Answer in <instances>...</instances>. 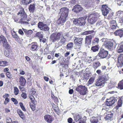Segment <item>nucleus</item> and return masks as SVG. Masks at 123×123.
I'll return each instance as SVG.
<instances>
[{
	"label": "nucleus",
	"mask_w": 123,
	"mask_h": 123,
	"mask_svg": "<svg viewBox=\"0 0 123 123\" xmlns=\"http://www.w3.org/2000/svg\"><path fill=\"white\" fill-rule=\"evenodd\" d=\"M74 38V42L75 46L77 48L80 49L82 45L83 39L81 37H75Z\"/></svg>",
	"instance_id": "4"
},
{
	"label": "nucleus",
	"mask_w": 123,
	"mask_h": 123,
	"mask_svg": "<svg viewBox=\"0 0 123 123\" xmlns=\"http://www.w3.org/2000/svg\"><path fill=\"white\" fill-rule=\"evenodd\" d=\"M93 37L94 35L92 34L86 36L85 39V43L87 44H90L91 42V40Z\"/></svg>",
	"instance_id": "15"
},
{
	"label": "nucleus",
	"mask_w": 123,
	"mask_h": 123,
	"mask_svg": "<svg viewBox=\"0 0 123 123\" xmlns=\"http://www.w3.org/2000/svg\"><path fill=\"white\" fill-rule=\"evenodd\" d=\"M18 15L20 14V15H25L26 13L24 11V9H22L18 13Z\"/></svg>",
	"instance_id": "43"
},
{
	"label": "nucleus",
	"mask_w": 123,
	"mask_h": 123,
	"mask_svg": "<svg viewBox=\"0 0 123 123\" xmlns=\"http://www.w3.org/2000/svg\"><path fill=\"white\" fill-rule=\"evenodd\" d=\"M99 39L98 38L96 37L94 38L92 41V45H96L98 44L99 42Z\"/></svg>",
	"instance_id": "30"
},
{
	"label": "nucleus",
	"mask_w": 123,
	"mask_h": 123,
	"mask_svg": "<svg viewBox=\"0 0 123 123\" xmlns=\"http://www.w3.org/2000/svg\"><path fill=\"white\" fill-rule=\"evenodd\" d=\"M107 80V77L106 75L99 76L96 80L95 85L98 86H104Z\"/></svg>",
	"instance_id": "1"
},
{
	"label": "nucleus",
	"mask_w": 123,
	"mask_h": 123,
	"mask_svg": "<svg viewBox=\"0 0 123 123\" xmlns=\"http://www.w3.org/2000/svg\"><path fill=\"white\" fill-rule=\"evenodd\" d=\"M117 51L118 53L123 52V44L120 45L119 48L117 50Z\"/></svg>",
	"instance_id": "42"
},
{
	"label": "nucleus",
	"mask_w": 123,
	"mask_h": 123,
	"mask_svg": "<svg viewBox=\"0 0 123 123\" xmlns=\"http://www.w3.org/2000/svg\"><path fill=\"white\" fill-rule=\"evenodd\" d=\"M31 0H21V3L23 5H27L31 2Z\"/></svg>",
	"instance_id": "35"
},
{
	"label": "nucleus",
	"mask_w": 123,
	"mask_h": 123,
	"mask_svg": "<svg viewBox=\"0 0 123 123\" xmlns=\"http://www.w3.org/2000/svg\"><path fill=\"white\" fill-rule=\"evenodd\" d=\"M113 43L110 41H107L105 44V46L107 49H111L113 48Z\"/></svg>",
	"instance_id": "22"
},
{
	"label": "nucleus",
	"mask_w": 123,
	"mask_h": 123,
	"mask_svg": "<svg viewBox=\"0 0 123 123\" xmlns=\"http://www.w3.org/2000/svg\"><path fill=\"white\" fill-rule=\"evenodd\" d=\"M117 88L120 90L123 89V80L119 82Z\"/></svg>",
	"instance_id": "32"
},
{
	"label": "nucleus",
	"mask_w": 123,
	"mask_h": 123,
	"mask_svg": "<svg viewBox=\"0 0 123 123\" xmlns=\"http://www.w3.org/2000/svg\"><path fill=\"white\" fill-rule=\"evenodd\" d=\"M110 9L106 5H103L102 8V12L103 15H106L109 12Z\"/></svg>",
	"instance_id": "11"
},
{
	"label": "nucleus",
	"mask_w": 123,
	"mask_h": 123,
	"mask_svg": "<svg viewBox=\"0 0 123 123\" xmlns=\"http://www.w3.org/2000/svg\"><path fill=\"white\" fill-rule=\"evenodd\" d=\"M123 102V96L120 97L118 101L117 105L116 106V108L117 110L119 108L122 106Z\"/></svg>",
	"instance_id": "19"
},
{
	"label": "nucleus",
	"mask_w": 123,
	"mask_h": 123,
	"mask_svg": "<svg viewBox=\"0 0 123 123\" xmlns=\"http://www.w3.org/2000/svg\"><path fill=\"white\" fill-rule=\"evenodd\" d=\"M74 117L75 121H80L79 123H86V117L85 116L82 118L80 114H76L74 115Z\"/></svg>",
	"instance_id": "5"
},
{
	"label": "nucleus",
	"mask_w": 123,
	"mask_h": 123,
	"mask_svg": "<svg viewBox=\"0 0 123 123\" xmlns=\"http://www.w3.org/2000/svg\"><path fill=\"white\" fill-rule=\"evenodd\" d=\"M44 27L43 29V30L42 31H48L49 30V27L46 24L45 25H44Z\"/></svg>",
	"instance_id": "55"
},
{
	"label": "nucleus",
	"mask_w": 123,
	"mask_h": 123,
	"mask_svg": "<svg viewBox=\"0 0 123 123\" xmlns=\"http://www.w3.org/2000/svg\"><path fill=\"white\" fill-rule=\"evenodd\" d=\"M69 12V10L67 8L63 7L60 10L59 13L61 15H68Z\"/></svg>",
	"instance_id": "10"
},
{
	"label": "nucleus",
	"mask_w": 123,
	"mask_h": 123,
	"mask_svg": "<svg viewBox=\"0 0 123 123\" xmlns=\"http://www.w3.org/2000/svg\"><path fill=\"white\" fill-rule=\"evenodd\" d=\"M63 36V33L62 31L55 32L52 34L50 36V40L52 42L54 43L59 40L62 36Z\"/></svg>",
	"instance_id": "2"
},
{
	"label": "nucleus",
	"mask_w": 123,
	"mask_h": 123,
	"mask_svg": "<svg viewBox=\"0 0 123 123\" xmlns=\"http://www.w3.org/2000/svg\"><path fill=\"white\" fill-rule=\"evenodd\" d=\"M68 16H60L57 20L56 22L57 24L59 25H63L66 20Z\"/></svg>",
	"instance_id": "8"
},
{
	"label": "nucleus",
	"mask_w": 123,
	"mask_h": 123,
	"mask_svg": "<svg viewBox=\"0 0 123 123\" xmlns=\"http://www.w3.org/2000/svg\"><path fill=\"white\" fill-rule=\"evenodd\" d=\"M98 120H101V117L100 116L95 117H93L91 118V121L92 123H97L98 122Z\"/></svg>",
	"instance_id": "18"
},
{
	"label": "nucleus",
	"mask_w": 123,
	"mask_h": 123,
	"mask_svg": "<svg viewBox=\"0 0 123 123\" xmlns=\"http://www.w3.org/2000/svg\"><path fill=\"white\" fill-rule=\"evenodd\" d=\"M92 4V3L90 1H89L88 2H85V5H86V6L88 7H90Z\"/></svg>",
	"instance_id": "58"
},
{
	"label": "nucleus",
	"mask_w": 123,
	"mask_h": 123,
	"mask_svg": "<svg viewBox=\"0 0 123 123\" xmlns=\"http://www.w3.org/2000/svg\"><path fill=\"white\" fill-rule=\"evenodd\" d=\"M99 49V46L98 45H96L92 47L91 50L93 52H95L98 51Z\"/></svg>",
	"instance_id": "26"
},
{
	"label": "nucleus",
	"mask_w": 123,
	"mask_h": 123,
	"mask_svg": "<svg viewBox=\"0 0 123 123\" xmlns=\"http://www.w3.org/2000/svg\"><path fill=\"white\" fill-rule=\"evenodd\" d=\"M12 120L10 117H8L6 119V123H11L12 121Z\"/></svg>",
	"instance_id": "64"
},
{
	"label": "nucleus",
	"mask_w": 123,
	"mask_h": 123,
	"mask_svg": "<svg viewBox=\"0 0 123 123\" xmlns=\"http://www.w3.org/2000/svg\"><path fill=\"white\" fill-rule=\"evenodd\" d=\"M11 100L14 103V104L17 105L18 104V101L15 98H11Z\"/></svg>",
	"instance_id": "54"
},
{
	"label": "nucleus",
	"mask_w": 123,
	"mask_h": 123,
	"mask_svg": "<svg viewBox=\"0 0 123 123\" xmlns=\"http://www.w3.org/2000/svg\"><path fill=\"white\" fill-rule=\"evenodd\" d=\"M117 4L119 6L121 5L123 6V1H121L120 0H117Z\"/></svg>",
	"instance_id": "53"
},
{
	"label": "nucleus",
	"mask_w": 123,
	"mask_h": 123,
	"mask_svg": "<svg viewBox=\"0 0 123 123\" xmlns=\"http://www.w3.org/2000/svg\"><path fill=\"white\" fill-rule=\"evenodd\" d=\"M8 62L5 61H0V66L5 67L8 64Z\"/></svg>",
	"instance_id": "37"
},
{
	"label": "nucleus",
	"mask_w": 123,
	"mask_h": 123,
	"mask_svg": "<svg viewBox=\"0 0 123 123\" xmlns=\"http://www.w3.org/2000/svg\"><path fill=\"white\" fill-rule=\"evenodd\" d=\"M118 18L119 19V22L123 24V16L121 17H118Z\"/></svg>",
	"instance_id": "61"
},
{
	"label": "nucleus",
	"mask_w": 123,
	"mask_h": 123,
	"mask_svg": "<svg viewBox=\"0 0 123 123\" xmlns=\"http://www.w3.org/2000/svg\"><path fill=\"white\" fill-rule=\"evenodd\" d=\"M14 93L15 95H17L18 94L19 92V90L18 88L16 86H14Z\"/></svg>",
	"instance_id": "47"
},
{
	"label": "nucleus",
	"mask_w": 123,
	"mask_h": 123,
	"mask_svg": "<svg viewBox=\"0 0 123 123\" xmlns=\"http://www.w3.org/2000/svg\"><path fill=\"white\" fill-rule=\"evenodd\" d=\"M94 30L88 31H85L82 33L81 34L82 35H86L89 34H90L94 33Z\"/></svg>",
	"instance_id": "34"
},
{
	"label": "nucleus",
	"mask_w": 123,
	"mask_h": 123,
	"mask_svg": "<svg viewBox=\"0 0 123 123\" xmlns=\"http://www.w3.org/2000/svg\"><path fill=\"white\" fill-rule=\"evenodd\" d=\"M123 29L116 30L114 32V34L116 36H118L120 37L123 36Z\"/></svg>",
	"instance_id": "20"
},
{
	"label": "nucleus",
	"mask_w": 123,
	"mask_h": 123,
	"mask_svg": "<svg viewBox=\"0 0 123 123\" xmlns=\"http://www.w3.org/2000/svg\"><path fill=\"white\" fill-rule=\"evenodd\" d=\"M117 24L114 25H111V29L113 30L115 29L117 27Z\"/></svg>",
	"instance_id": "62"
},
{
	"label": "nucleus",
	"mask_w": 123,
	"mask_h": 123,
	"mask_svg": "<svg viewBox=\"0 0 123 123\" xmlns=\"http://www.w3.org/2000/svg\"><path fill=\"white\" fill-rule=\"evenodd\" d=\"M90 76V74L88 73H85L84 74L83 76L82 77L83 80L88 79Z\"/></svg>",
	"instance_id": "36"
},
{
	"label": "nucleus",
	"mask_w": 123,
	"mask_h": 123,
	"mask_svg": "<svg viewBox=\"0 0 123 123\" xmlns=\"http://www.w3.org/2000/svg\"><path fill=\"white\" fill-rule=\"evenodd\" d=\"M20 21L23 24L26 23H27L26 21V16H24L23 18L20 19Z\"/></svg>",
	"instance_id": "44"
},
{
	"label": "nucleus",
	"mask_w": 123,
	"mask_h": 123,
	"mask_svg": "<svg viewBox=\"0 0 123 123\" xmlns=\"http://www.w3.org/2000/svg\"><path fill=\"white\" fill-rule=\"evenodd\" d=\"M19 82L20 85L24 86L26 82V80L23 76H21L19 78Z\"/></svg>",
	"instance_id": "21"
},
{
	"label": "nucleus",
	"mask_w": 123,
	"mask_h": 123,
	"mask_svg": "<svg viewBox=\"0 0 123 123\" xmlns=\"http://www.w3.org/2000/svg\"><path fill=\"white\" fill-rule=\"evenodd\" d=\"M19 104L22 110L24 111H26V109L23 103L22 102H20L19 103Z\"/></svg>",
	"instance_id": "50"
},
{
	"label": "nucleus",
	"mask_w": 123,
	"mask_h": 123,
	"mask_svg": "<svg viewBox=\"0 0 123 123\" xmlns=\"http://www.w3.org/2000/svg\"><path fill=\"white\" fill-rule=\"evenodd\" d=\"M85 19L83 17L79 18L78 19H75L73 22L74 24L77 25L81 26L84 25L86 23Z\"/></svg>",
	"instance_id": "6"
},
{
	"label": "nucleus",
	"mask_w": 123,
	"mask_h": 123,
	"mask_svg": "<svg viewBox=\"0 0 123 123\" xmlns=\"http://www.w3.org/2000/svg\"><path fill=\"white\" fill-rule=\"evenodd\" d=\"M12 36L16 40H18L19 38V37L15 33H13L12 34Z\"/></svg>",
	"instance_id": "52"
},
{
	"label": "nucleus",
	"mask_w": 123,
	"mask_h": 123,
	"mask_svg": "<svg viewBox=\"0 0 123 123\" xmlns=\"http://www.w3.org/2000/svg\"><path fill=\"white\" fill-rule=\"evenodd\" d=\"M95 80V78L93 77H91L89 79L88 83L89 84H92L94 82Z\"/></svg>",
	"instance_id": "46"
},
{
	"label": "nucleus",
	"mask_w": 123,
	"mask_h": 123,
	"mask_svg": "<svg viewBox=\"0 0 123 123\" xmlns=\"http://www.w3.org/2000/svg\"><path fill=\"white\" fill-rule=\"evenodd\" d=\"M35 7L34 4H31L29 8V10L30 12H32L35 9Z\"/></svg>",
	"instance_id": "41"
},
{
	"label": "nucleus",
	"mask_w": 123,
	"mask_h": 123,
	"mask_svg": "<svg viewBox=\"0 0 123 123\" xmlns=\"http://www.w3.org/2000/svg\"><path fill=\"white\" fill-rule=\"evenodd\" d=\"M108 55V52L107 51L102 48H101L97 55L95 56L96 58L94 59H97L98 56L100 57L101 59H104L106 58Z\"/></svg>",
	"instance_id": "3"
},
{
	"label": "nucleus",
	"mask_w": 123,
	"mask_h": 123,
	"mask_svg": "<svg viewBox=\"0 0 123 123\" xmlns=\"http://www.w3.org/2000/svg\"><path fill=\"white\" fill-rule=\"evenodd\" d=\"M29 97L30 99L31 103L33 104H37V102L34 96L30 94L29 95Z\"/></svg>",
	"instance_id": "23"
},
{
	"label": "nucleus",
	"mask_w": 123,
	"mask_h": 123,
	"mask_svg": "<svg viewBox=\"0 0 123 123\" xmlns=\"http://www.w3.org/2000/svg\"><path fill=\"white\" fill-rule=\"evenodd\" d=\"M110 23L111 25H116L117 24L116 21L115 20H112L110 21Z\"/></svg>",
	"instance_id": "63"
},
{
	"label": "nucleus",
	"mask_w": 123,
	"mask_h": 123,
	"mask_svg": "<svg viewBox=\"0 0 123 123\" xmlns=\"http://www.w3.org/2000/svg\"><path fill=\"white\" fill-rule=\"evenodd\" d=\"M1 42L3 44V46L6 49H10V46L9 45L5 37L2 35H1V37L0 38V42Z\"/></svg>",
	"instance_id": "7"
},
{
	"label": "nucleus",
	"mask_w": 123,
	"mask_h": 123,
	"mask_svg": "<svg viewBox=\"0 0 123 123\" xmlns=\"http://www.w3.org/2000/svg\"><path fill=\"white\" fill-rule=\"evenodd\" d=\"M117 101V99L115 98L107 99V100L106 102V105L108 106H111L114 104Z\"/></svg>",
	"instance_id": "12"
},
{
	"label": "nucleus",
	"mask_w": 123,
	"mask_h": 123,
	"mask_svg": "<svg viewBox=\"0 0 123 123\" xmlns=\"http://www.w3.org/2000/svg\"><path fill=\"white\" fill-rule=\"evenodd\" d=\"M10 101V99L8 98H5V100L4 102V104L6 105Z\"/></svg>",
	"instance_id": "57"
},
{
	"label": "nucleus",
	"mask_w": 123,
	"mask_h": 123,
	"mask_svg": "<svg viewBox=\"0 0 123 123\" xmlns=\"http://www.w3.org/2000/svg\"><path fill=\"white\" fill-rule=\"evenodd\" d=\"M54 105H55V106H54L53 108L54 111L58 115H59L60 111L58 107V106L55 105L54 104Z\"/></svg>",
	"instance_id": "33"
},
{
	"label": "nucleus",
	"mask_w": 123,
	"mask_h": 123,
	"mask_svg": "<svg viewBox=\"0 0 123 123\" xmlns=\"http://www.w3.org/2000/svg\"><path fill=\"white\" fill-rule=\"evenodd\" d=\"M103 23L102 22V21H99L97 23L96 25L97 26H103L104 25Z\"/></svg>",
	"instance_id": "49"
},
{
	"label": "nucleus",
	"mask_w": 123,
	"mask_h": 123,
	"mask_svg": "<svg viewBox=\"0 0 123 123\" xmlns=\"http://www.w3.org/2000/svg\"><path fill=\"white\" fill-rule=\"evenodd\" d=\"M83 88L85 89V90H82V91L81 92H80V95H84L86 94V92L87 91V88L85 86H84Z\"/></svg>",
	"instance_id": "40"
},
{
	"label": "nucleus",
	"mask_w": 123,
	"mask_h": 123,
	"mask_svg": "<svg viewBox=\"0 0 123 123\" xmlns=\"http://www.w3.org/2000/svg\"><path fill=\"white\" fill-rule=\"evenodd\" d=\"M36 104H32L31 103H30L29 104V105L31 109L33 111H34L36 109L35 105Z\"/></svg>",
	"instance_id": "45"
},
{
	"label": "nucleus",
	"mask_w": 123,
	"mask_h": 123,
	"mask_svg": "<svg viewBox=\"0 0 123 123\" xmlns=\"http://www.w3.org/2000/svg\"><path fill=\"white\" fill-rule=\"evenodd\" d=\"M17 111L18 113L21 118L23 119H25V116L21 110L18 109L17 110Z\"/></svg>",
	"instance_id": "24"
},
{
	"label": "nucleus",
	"mask_w": 123,
	"mask_h": 123,
	"mask_svg": "<svg viewBox=\"0 0 123 123\" xmlns=\"http://www.w3.org/2000/svg\"><path fill=\"white\" fill-rule=\"evenodd\" d=\"M117 15H123V11H118L117 12Z\"/></svg>",
	"instance_id": "60"
},
{
	"label": "nucleus",
	"mask_w": 123,
	"mask_h": 123,
	"mask_svg": "<svg viewBox=\"0 0 123 123\" xmlns=\"http://www.w3.org/2000/svg\"><path fill=\"white\" fill-rule=\"evenodd\" d=\"M82 9L83 8L80 5H77L74 6L72 11L74 12H78L82 10Z\"/></svg>",
	"instance_id": "17"
},
{
	"label": "nucleus",
	"mask_w": 123,
	"mask_h": 123,
	"mask_svg": "<svg viewBox=\"0 0 123 123\" xmlns=\"http://www.w3.org/2000/svg\"><path fill=\"white\" fill-rule=\"evenodd\" d=\"M84 86L81 85L78 86L76 88V90L80 94V92L82 91V90H85V89L83 88Z\"/></svg>",
	"instance_id": "29"
},
{
	"label": "nucleus",
	"mask_w": 123,
	"mask_h": 123,
	"mask_svg": "<svg viewBox=\"0 0 123 123\" xmlns=\"http://www.w3.org/2000/svg\"><path fill=\"white\" fill-rule=\"evenodd\" d=\"M70 3L71 4H76L78 3V0H71Z\"/></svg>",
	"instance_id": "59"
},
{
	"label": "nucleus",
	"mask_w": 123,
	"mask_h": 123,
	"mask_svg": "<svg viewBox=\"0 0 123 123\" xmlns=\"http://www.w3.org/2000/svg\"><path fill=\"white\" fill-rule=\"evenodd\" d=\"M44 119L46 122L49 123H51L53 121V117L49 115H46L44 116Z\"/></svg>",
	"instance_id": "16"
},
{
	"label": "nucleus",
	"mask_w": 123,
	"mask_h": 123,
	"mask_svg": "<svg viewBox=\"0 0 123 123\" xmlns=\"http://www.w3.org/2000/svg\"><path fill=\"white\" fill-rule=\"evenodd\" d=\"M74 45L73 43L72 42H69L67 45L66 48L67 50H71L73 47Z\"/></svg>",
	"instance_id": "31"
},
{
	"label": "nucleus",
	"mask_w": 123,
	"mask_h": 123,
	"mask_svg": "<svg viewBox=\"0 0 123 123\" xmlns=\"http://www.w3.org/2000/svg\"><path fill=\"white\" fill-rule=\"evenodd\" d=\"M6 75L8 78L11 79L12 78V74L9 72H7L6 74Z\"/></svg>",
	"instance_id": "51"
},
{
	"label": "nucleus",
	"mask_w": 123,
	"mask_h": 123,
	"mask_svg": "<svg viewBox=\"0 0 123 123\" xmlns=\"http://www.w3.org/2000/svg\"><path fill=\"white\" fill-rule=\"evenodd\" d=\"M35 36L37 37H38L39 38H43V35L40 32H38L37 33L35 34Z\"/></svg>",
	"instance_id": "48"
},
{
	"label": "nucleus",
	"mask_w": 123,
	"mask_h": 123,
	"mask_svg": "<svg viewBox=\"0 0 123 123\" xmlns=\"http://www.w3.org/2000/svg\"><path fill=\"white\" fill-rule=\"evenodd\" d=\"M46 24H44L42 22H39L38 24V27L40 28L41 30H43V29L44 28V25H45Z\"/></svg>",
	"instance_id": "27"
},
{
	"label": "nucleus",
	"mask_w": 123,
	"mask_h": 123,
	"mask_svg": "<svg viewBox=\"0 0 123 123\" xmlns=\"http://www.w3.org/2000/svg\"><path fill=\"white\" fill-rule=\"evenodd\" d=\"M98 18L96 17H91V16H88L87 20L88 23L91 24H93L97 20Z\"/></svg>",
	"instance_id": "14"
},
{
	"label": "nucleus",
	"mask_w": 123,
	"mask_h": 123,
	"mask_svg": "<svg viewBox=\"0 0 123 123\" xmlns=\"http://www.w3.org/2000/svg\"><path fill=\"white\" fill-rule=\"evenodd\" d=\"M30 50L32 51H37L38 49L39 46L37 42H34L32 43L31 44Z\"/></svg>",
	"instance_id": "13"
},
{
	"label": "nucleus",
	"mask_w": 123,
	"mask_h": 123,
	"mask_svg": "<svg viewBox=\"0 0 123 123\" xmlns=\"http://www.w3.org/2000/svg\"><path fill=\"white\" fill-rule=\"evenodd\" d=\"M21 97L24 99H25L27 97V94L26 93L23 92L21 95Z\"/></svg>",
	"instance_id": "56"
},
{
	"label": "nucleus",
	"mask_w": 123,
	"mask_h": 123,
	"mask_svg": "<svg viewBox=\"0 0 123 123\" xmlns=\"http://www.w3.org/2000/svg\"><path fill=\"white\" fill-rule=\"evenodd\" d=\"M113 115V114L112 113L108 114L105 117V118L106 120L110 119L112 118Z\"/></svg>",
	"instance_id": "38"
},
{
	"label": "nucleus",
	"mask_w": 123,
	"mask_h": 123,
	"mask_svg": "<svg viewBox=\"0 0 123 123\" xmlns=\"http://www.w3.org/2000/svg\"><path fill=\"white\" fill-rule=\"evenodd\" d=\"M101 64L99 61L95 62L93 64V67L94 69H96L101 66Z\"/></svg>",
	"instance_id": "25"
},
{
	"label": "nucleus",
	"mask_w": 123,
	"mask_h": 123,
	"mask_svg": "<svg viewBox=\"0 0 123 123\" xmlns=\"http://www.w3.org/2000/svg\"><path fill=\"white\" fill-rule=\"evenodd\" d=\"M117 65L118 68L121 67L123 66V53L119 55Z\"/></svg>",
	"instance_id": "9"
},
{
	"label": "nucleus",
	"mask_w": 123,
	"mask_h": 123,
	"mask_svg": "<svg viewBox=\"0 0 123 123\" xmlns=\"http://www.w3.org/2000/svg\"><path fill=\"white\" fill-rule=\"evenodd\" d=\"M62 36V38H61V39L59 43H60L63 44L65 43L66 42V39L63 36Z\"/></svg>",
	"instance_id": "39"
},
{
	"label": "nucleus",
	"mask_w": 123,
	"mask_h": 123,
	"mask_svg": "<svg viewBox=\"0 0 123 123\" xmlns=\"http://www.w3.org/2000/svg\"><path fill=\"white\" fill-rule=\"evenodd\" d=\"M23 29L25 35L27 36H29L32 33V31L31 30L28 31L26 29L23 28Z\"/></svg>",
	"instance_id": "28"
}]
</instances>
